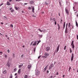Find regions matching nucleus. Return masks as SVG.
<instances>
[{
	"instance_id": "35",
	"label": "nucleus",
	"mask_w": 78,
	"mask_h": 78,
	"mask_svg": "<svg viewBox=\"0 0 78 78\" xmlns=\"http://www.w3.org/2000/svg\"><path fill=\"white\" fill-rule=\"evenodd\" d=\"M66 46H65L64 47V50H66Z\"/></svg>"
},
{
	"instance_id": "61",
	"label": "nucleus",
	"mask_w": 78,
	"mask_h": 78,
	"mask_svg": "<svg viewBox=\"0 0 78 78\" xmlns=\"http://www.w3.org/2000/svg\"><path fill=\"white\" fill-rule=\"evenodd\" d=\"M12 0H9V2H12Z\"/></svg>"
},
{
	"instance_id": "49",
	"label": "nucleus",
	"mask_w": 78,
	"mask_h": 78,
	"mask_svg": "<svg viewBox=\"0 0 78 78\" xmlns=\"http://www.w3.org/2000/svg\"><path fill=\"white\" fill-rule=\"evenodd\" d=\"M63 25H66V22H65L64 24H63Z\"/></svg>"
},
{
	"instance_id": "16",
	"label": "nucleus",
	"mask_w": 78,
	"mask_h": 78,
	"mask_svg": "<svg viewBox=\"0 0 78 78\" xmlns=\"http://www.w3.org/2000/svg\"><path fill=\"white\" fill-rule=\"evenodd\" d=\"M7 5H8V6H9L11 5V4L9 3V2H7Z\"/></svg>"
},
{
	"instance_id": "2",
	"label": "nucleus",
	"mask_w": 78,
	"mask_h": 78,
	"mask_svg": "<svg viewBox=\"0 0 78 78\" xmlns=\"http://www.w3.org/2000/svg\"><path fill=\"white\" fill-rule=\"evenodd\" d=\"M35 74L36 76L39 75H40V72L37 69H36Z\"/></svg>"
},
{
	"instance_id": "58",
	"label": "nucleus",
	"mask_w": 78,
	"mask_h": 78,
	"mask_svg": "<svg viewBox=\"0 0 78 78\" xmlns=\"http://www.w3.org/2000/svg\"><path fill=\"white\" fill-rule=\"evenodd\" d=\"M53 77V76H50V78H52Z\"/></svg>"
},
{
	"instance_id": "9",
	"label": "nucleus",
	"mask_w": 78,
	"mask_h": 78,
	"mask_svg": "<svg viewBox=\"0 0 78 78\" xmlns=\"http://www.w3.org/2000/svg\"><path fill=\"white\" fill-rule=\"evenodd\" d=\"M60 47V45L59 44L58 45V46L57 47V50H56V53H58V51H59V47Z\"/></svg>"
},
{
	"instance_id": "45",
	"label": "nucleus",
	"mask_w": 78,
	"mask_h": 78,
	"mask_svg": "<svg viewBox=\"0 0 78 78\" xmlns=\"http://www.w3.org/2000/svg\"><path fill=\"white\" fill-rule=\"evenodd\" d=\"M24 5H28V3H25L24 4Z\"/></svg>"
},
{
	"instance_id": "38",
	"label": "nucleus",
	"mask_w": 78,
	"mask_h": 78,
	"mask_svg": "<svg viewBox=\"0 0 78 78\" xmlns=\"http://www.w3.org/2000/svg\"><path fill=\"white\" fill-rule=\"evenodd\" d=\"M7 51L8 53H9V52H10V51H9V49H8Z\"/></svg>"
},
{
	"instance_id": "37",
	"label": "nucleus",
	"mask_w": 78,
	"mask_h": 78,
	"mask_svg": "<svg viewBox=\"0 0 78 78\" xmlns=\"http://www.w3.org/2000/svg\"><path fill=\"white\" fill-rule=\"evenodd\" d=\"M15 9H16V10H17L18 9L16 7H15Z\"/></svg>"
},
{
	"instance_id": "26",
	"label": "nucleus",
	"mask_w": 78,
	"mask_h": 78,
	"mask_svg": "<svg viewBox=\"0 0 78 78\" xmlns=\"http://www.w3.org/2000/svg\"><path fill=\"white\" fill-rule=\"evenodd\" d=\"M16 70H17V69L15 68L13 70V71L15 72H16Z\"/></svg>"
},
{
	"instance_id": "40",
	"label": "nucleus",
	"mask_w": 78,
	"mask_h": 78,
	"mask_svg": "<svg viewBox=\"0 0 78 78\" xmlns=\"http://www.w3.org/2000/svg\"><path fill=\"white\" fill-rule=\"evenodd\" d=\"M41 55H40L38 56V59H40V58H41Z\"/></svg>"
},
{
	"instance_id": "33",
	"label": "nucleus",
	"mask_w": 78,
	"mask_h": 78,
	"mask_svg": "<svg viewBox=\"0 0 78 78\" xmlns=\"http://www.w3.org/2000/svg\"><path fill=\"white\" fill-rule=\"evenodd\" d=\"M42 35H39V37H40V38H41V37H42Z\"/></svg>"
},
{
	"instance_id": "42",
	"label": "nucleus",
	"mask_w": 78,
	"mask_h": 78,
	"mask_svg": "<svg viewBox=\"0 0 78 78\" xmlns=\"http://www.w3.org/2000/svg\"><path fill=\"white\" fill-rule=\"evenodd\" d=\"M58 75V72H57L56 73V75Z\"/></svg>"
},
{
	"instance_id": "52",
	"label": "nucleus",
	"mask_w": 78,
	"mask_h": 78,
	"mask_svg": "<svg viewBox=\"0 0 78 78\" xmlns=\"http://www.w3.org/2000/svg\"><path fill=\"white\" fill-rule=\"evenodd\" d=\"M65 25H63V29H64L65 28Z\"/></svg>"
},
{
	"instance_id": "28",
	"label": "nucleus",
	"mask_w": 78,
	"mask_h": 78,
	"mask_svg": "<svg viewBox=\"0 0 78 78\" xmlns=\"http://www.w3.org/2000/svg\"><path fill=\"white\" fill-rule=\"evenodd\" d=\"M68 27H69V28H70V23H69Z\"/></svg>"
},
{
	"instance_id": "8",
	"label": "nucleus",
	"mask_w": 78,
	"mask_h": 78,
	"mask_svg": "<svg viewBox=\"0 0 78 78\" xmlns=\"http://www.w3.org/2000/svg\"><path fill=\"white\" fill-rule=\"evenodd\" d=\"M73 57H74V54L73 53L72 54L71 58V61H72L73 60Z\"/></svg>"
},
{
	"instance_id": "46",
	"label": "nucleus",
	"mask_w": 78,
	"mask_h": 78,
	"mask_svg": "<svg viewBox=\"0 0 78 78\" xmlns=\"http://www.w3.org/2000/svg\"><path fill=\"white\" fill-rule=\"evenodd\" d=\"M33 41H32L30 45H32V44H33Z\"/></svg>"
},
{
	"instance_id": "6",
	"label": "nucleus",
	"mask_w": 78,
	"mask_h": 78,
	"mask_svg": "<svg viewBox=\"0 0 78 78\" xmlns=\"http://www.w3.org/2000/svg\"><path fill=\"white\" fill-rule=\"evenodd\" d=\"M54 66V65H53V64L52 63L51 65L50 66L48 69V70H50V69H51L52 68H53V67Z\"/></svg>"
},
{
	"instance_id": "4",
	"label": "nucleus",
	"mask_w": 78,
	"mask_h": 78,
	"mask_svg": "<svg viewBox=\"0 0 78 78\" xmlns=\"http://www.w3.org/2000/svg\"><path fill=\"white\" fill-rule=\"evenodd\" d=\"M6 66H7L8 67H11V64H10V63H9V62H8L6 64Z\"/></svg>"
},
{
	"instance_id": "55",
	"label": "nucleus",
	"mask_w": 78,
	"mask_h": 78,
	"mask_svg": "<svg viewBox=\"0 0 78 78\" xmlns=\"http://www.w3.org/2000/svg\"><path fill=\"white\" fill-rule=\"evenodd\" d=\"M42 14H44V12H41Z\"/></svg>"
},
{
	"instance_id": "34",
	"label": "nucleus",
	"mask_w": 78,
	"mask_h": 78,
	"mask_svg": "<svg viewBox=\"0 0 78 78\" xmlns=\"http://www.w3.org/2000/svg\"><path fill=\"white\" fill-rule=\"evenodd\" d=\"M70 69H71V67L70 66L69 68V72H70Z\"/></svg>"
},
{
	"instance_id": "3",
	"label": "nucleus",
	"mask_w": 78,
	"mask_h": 78,
	"mask_svg": "<svg viewBox=\"0 0 78 78\" xmlns=\"http://www.w3.org/2000/svg\"><path fill=\"white\" fill-rule=\"evenodd\" d=\"M71 45V46H72L73 48V49H74L75 48V46L74 44H73V41H72Z\"/></svg>"
},
{
	"instance_id": "44",
	"label": "nucleus",
	"mask_w": 78,
	"mask_h": 78,
	"mask_svg": "<svg viewBox=\"0 0 78 78\" xmlns=\"http://www.w3.org/2000/svg\"><path fill=\"white\" fill-rule=\"evenodd\" d=\"M37 42H38L39 43H40V42H41V40H39V41H37Z\"/></svg>"
},
{
	"instance_id": "39",
	"label": "nucleus",
	"mask_w": 78,
	"mask_h": 78,
	"mask_svg": "<svg viewBox=\"0 0 78 78\" xmlns=\"http://www.w3.org/2000/svg\"><path fill=\"white\" fill-rule=\"evenodd\" d=\"M5 57L6 58H7L8 57V56H7L6 55H5Z\"/></svg>"
},
{
	"instance_id": "48",
	"label": "nucleus",
	"mask_w": 78,
	"mask_h": 78,
	"mask_svg": "<svg viewBox=\"0 0 78 78\" xmlns=\"http://www.w3.org/2000/svg\"><path fill=\"white\" fill-rule=\"evenodd\" d=\"M3 5V3H2V4L0 5V7L2 5Z\"/></svg>"
},
{
	"instance_id": "22",
	"label": "nucleus",
	"mask_w": 78,
	"mask_h": 78,
	"mask_svg": "<svg viewBox=\"0 0 78 78\" xmlns=\"http://www.w3.org/2000/svg\"><path fill=\"white\" fill-rule=\"evenodd\" d=\"M76 26L77 27H78V23H77V22H76Z\"/></svg>"
},
{
	"instance_id": "19",
	"label": "nucleus",
	"mask_w": 78,
	"mask_h": 78,
	"mask_svg": "<svg viewBox=\"0 0 78 78\" xmlns=\"http://www.w3.org/2000/svg\"><path fill=\"white\" fill-rule=\"evenodd\" d=\"M21 70V69H19L18 70V73H19V74H20V71Z\"/></svg>"
},
{
	"instance_id": "43",
	"label": "nucleus",
	"mask_w": 78,
	"mask_h": 78,
	"mask_svg": "<svg viewBox=\"0 0 78 78\" xmlns=\"http://www.w3.org/2000/svg\"><path fill=\"white\" fill-rule=\"evenodd\" d=\"M28 9H31V7H29L28 8Z\"/></svg>"
},
{
	"instance_id": "51",
	"label": "nucleus",
	"mask_w": 78,
	"mask_h": 78,
	"mask_svg": "<svg viewBox=\"0 0 78 78\" xmlns=\"http://www.w3.org/2000/svg\"><path fill=\"white\" fill-rule=\"evenodd\" d=\"M62 20H61V23H62Z\"/></svg>"
},
{
	"instance_id": "23",
	"label": "nucleus",
	"mask_w": 78,
	"mask_h": 78,
	"mask_svg": "<svg viewBox=\"0 0 78 78\" xmlns=\"http://www.w3.org/2000/svg\"><path fill=\"white\" fill-rule=\"evenodd\" d=\"M9 78H12V74H11Z\"/></svg>"
},
{
	"instance_id": "17",
	"label": "nucleus",
	"mask_w": 78,
	"mask_h": 78,
	"mask_svg": "<svg viewBox=\"0 0 78 78\" xmlns=\"http://www.w3.org/2000/svg\"><path fill=\"white\" fill-rule=\"evenodd\" d=\"M12 57L13 58H14L15 57V54H14V53H13L12 54Z\"/></svg>"
},
{
	"instance_id": "27",
	"label": "nucleus",
	"mask_w": 78,
	"mask_h": 78,
	"mask_svg": "<svg viewBox=\"0 0 78 78\" xmlns=\"http://www.w3.org/2000/svg\"><path fill=\"white\" fill-rule=\"evenodd\" d=\"M58 30H59V28H60V26L59 25V24H58Z\"/></svg>"
},
{
	"instance_id": "25",
	"label": "nucleus",
	"mask_w": 78,
	"mask_h": 78,
	"mask_svg": "<svg viewBox=\"0 0 78 78\" xmlns=\"http://www.w3.org/2000/svg\"><path fill=\"white\" fill-rule=\"evenodd\" d=\"M36 47H35L34 48V52H35L36 51Z\"/></svg>"
},
{
	"instance_id": "10",
	"label": "nucleus",
	"mask_w": 78,
	"mask_h": 78,
	"mask_svg": "<svg viewBox=\"0 0 78 78\" xmlns=\"http://www.w3.org/2000/svg\"><path fill=\"white\" fill-rule=\"evenodd\" d=\"M50 47H47L46 48V51H49V50H50Z\"/></svg>"
},
{
	"instance_id": "18",
	"label": "nucleus",
	"mask_w": 78,
	"mask_h": 78,
	"mask_svg": "<svg viewBox=\"0 0 78 78\" xmlns=\"http://www.w3.org/2000/svg\"><path fill=\"white\" fill-rule=\"evenodd\" d=\"M36 41H35V42H34V44H33V46H34L35 45H36Z\"/></svg>"
},
{
	"instance_id": "21",
	"label": "nucleus",
	"mask_w": 78,
	"mask_h": 78,
	"mask_svg": "<svg viewBox=\"0 0 78 78\" xmlns=\"http://www.w3.org/2000/svg\"><path fill=\"white\" fill-rule=\"evenodd\" d=\"M65 33H67V28H66V30L65 31Z\"/></svg>"
},
{
	"instance_id": "11",
	"label": "nucleus",
	"mask_w": 78,
	"mask_h": 78,
	"mask_svg": "<svg viewBox=\"0 0 78 78\" xmlns=\"http://www.w3.org/2000/svg\"><path fill=\"white\" fill-rule=\"evenodd\" d=\"M32 66V65H31L30 64L29 65H28V69H30L31 68Z\"/></svg>"
},
{
	"instance_id": "41",
	"label": "nucleus",
	"mask_w": 78,
	"mask_h": 78,
	"mask_svg": "<svg viewBox=\"0 0 78 78\" xmlns=\"http://www.w3.org/2000/svg\"><path fill=\"white\" fill-rule=\"evenodd\" d=\"M23 54H22L21 56V58H23Z\"/></svg>"
},
{
	"instance_id": "12",
	"label": "nucleus",
	"mask_w": 78,
	"mask_h": 78,
	"mask_svg": "<svg viewBox=\"0 0 78 78\" xmlns=\"http://www.w3.org/2000/svg\"><path fill=\"white\" fill-rule=\"evenodd\" d=\"M34 1H31L30 2V5H33V4L34 3Z\"/></svg>"
},
{
	"instance_id": "50",
	"label": "nucleus",
	"mask_w": 78,
	"mask_h": 78,
	"mask_svg": "<svg viewBox=\"0 0 78 78\" xmlns=\"http://www.w3.org/2000/svg\"><path fill=\"white\" fill-rule=\"evenodd\" d=\"M76 37H77V40H78V35H77Z\"/></svg>"
},
{
	"instance_id": "56",
	"label": "nucleus",
	"mask_w": 78,
	"mask_h": 78,
	"mask_svg": "<svg viewBox=\"0 0 78 78\" xmlns=\"http://www.w3.org/2000/svg\"><path fill=\"white\" fill-rule=\"evenodd\" d=\"M17 73H16L15 74V76H16V75H17Z\"/></svg>"
},
{
	"instance_id": "32",
	"label": "nucleus",
	"mask_w": 78,
	"mask_h": 78,
	"mask_svg": "<svg viewBox=\"0 0 78 78\" xmlns=\"http://www.w3.org/2000/svg\"><path fill=\"white\" fill-rule=\"evenodd\" d=\"M10 27H11L12 28H13V25H12V24H11L10 25Z\"/></svg>"
},
{
	"instance_id": "14",
	"label": "nucleus",
	"mask_w": 78,
	"mask_h": 78,
	"mask_svg": "<svg viewBox=\"0 0 78 78\" xmlns=\"http://www.w3.org/2000/svg\"><path fill=\"white\" fill-rule=\"evenodd\" d=\"M65 11L66 13L67 14V15H69V11H68V10L66 8L65 9Z\"/></svg>"
},
{
	"instance_id": "5",
	"label": "nucleus",
	"mask_w": 78,
	"mask_h": 78,
	"mask_svg": "<svg viewBox=\"0 0 78 78\" xmlns=\"http://www.w3.org/2000/svg\"><path fill=\"white\" fill-rule=\"evenodd\" d=\"M38 30L39 31H40V32H41V33H42V32L45 33V29H43L42 30L41 29H39Z\"/></svg>"
},
{
	"instance_id": "15",
	"label": "nucleus",
	"mask_w": 78,
	"mask_h": 78,
	"mask_svg": "<svg viewBox=\"0 0 78 78\" xmlns=\"http://www.w3.org/2000/svg\"><path fill=\"white\" fill-rule=\"evenodd\" d=\"M48 68V67H47V66L45 67L44 68V71L43 72H45V71H46V70H47V69Z\"/></svg>"
},
{
	"instance_id": "31",
	"label": "nucleus",
	"mask_w": 78,
	"mask_h": 78,
	"mask_svg": "<svg viewBox=\"0 0 78 78\" xmlns=\"http://www.w3.org/2000/svg\"><path fill=\"white\" fill-rule=\"evenodd\" d=\"M21 67H22V66H21V65H20L19 66V68H21Z\"/></svg>"
},
{
	"instance_id": "30",
	"label": "nucleus",
	"mask_w": 78,
	"mask_h": 78,
	"mask_svg": "<svg viewBox=\"0 0 78 78\" xmlns=\"http://www.w3.org/2000/svg\"><path fill=\"white\" fill-rule=\"evenodd\" d=\"M68 25V23H66V28H67V26Z\"/></svg>"
},
{
	"instance_id": "29",
	"label": "nucleus",
	"mask_w": 78,
	"mask_h": 78,
	"mask_svg": "<svg viewBox=\"0 0 78 78\" xmlns=\"http://www.w3.org/2000/svg\"><path fill=\"white\" fill-rule=\"evenodd\" d=\"M27 77H28L27 75H25L24 76V78H27Z\"/></svg>"
},
{
	"instance_id": "47",
	"label": "nucleus",
	"mask_w": 78,
	"mask_h": 78,
	"mask_svg": "<svg viewBox=\"0 0 78 78\" xmlns=\"http://www.w3.org/2000/svg\"><path fill=\"white\" fill-rule=\"evenodd\" d=\"M47 73H49V71H48V70L47 71Z\"/></svg>"
},
{
	"instance_id": "20",
	"label": "nucleus",
	"mask_w": 78,
	"mask_h": 78,
	"mask_svg": "<svg viewBox=\"0 0 78 78\" xmlns=\"http://www.w3.org/2000/svg\"><path fill=\"white\" fill-rule=\"evenodd\" d=\"M7 72V71L6 70H5L3 72V73H4V74H5Z\"/></svg>"
},
{
	"instance_id": "7",
	"label": "nucleus",
	"mask_w": 78,
	"mask_h": 78,
	"mask_svg": "<svg viewBox=\"0 0 78 78\" xmlns=\"http://www.w3.org/2000/svg\"><path fill=\"white\" fill-rule=\"evenodd\" d=\"M31 7L33 13H34V6H31Z\"/></svg>"
},
{
	"instance_id": "59",
	"label": "nucleus",
	"mask_w": 78,
	"mask_h": 78,
	"mask_svg": "<svg viewBox=\"0 0 78 78\" xmlns=\"http://www.w3.org/2000/svg\"><path fill=\"white\" fill-rule=\"evenodd\" d=\"M5 37H8V36H7V35H5Z\"/></svg>"
},
{
	"instance_id": "64",
	"label": "nucleus",
	"mask_w": 78,
	"mask_h": 78,
	"mask_svg": "<svg viewBox=\"0 0 78 78\" xmlns=\"http://www.w3.org/2000/svg\"><path fill=\"white\" fill-rule=\"evenodd\" d=\"M39 44V43H38H38H37V45H38V44Z\"/></svg>"
},
{
	"instance_id": "54",
	"label": "nucleus",
	"mask_w": 78,
	"mask_h": 78,
	"mask_svg": "<svg viewBox=\"0 0 78 78\" xmlns=\"http://www.w3.org/2000/svg\"><path fill=\"white\" fill-rule=\"evenodd\" d=\"M0 34L1 35H2V36H4L3 34H2V33H0Z\"/></svg>"
},
{
	"instance_id": "24",
	"label": "nucleus",
	"mask_w": 78,
	"mask_h": 78,
	"mask_svg": "<svg viewBox=\"0 0 78 78\" xmlns=\"http://www.w3.org/2000/svg\"><path fill=\"white\" fill-rule=\"evenodd\" d=\"M69 50L70 51V53H72V49H71V48H70Z\"/></svg>"
},
{
	"instance_id": "60",
	"label": "nucleus",
	"mask_w": 78,
	"mask_h": 78,
	"mask_svg": "<svg viewBox=\"0 0 78 78\" xmlns=\"http://www.w3.org/2000/svg\"><path fill=\"white\" fill-rule=\"evenodd\" d=\"M59 5H61V2H60V1L59 2Z\"/></svg>"
},
{
	"instance_id": "57",
	"label": "nucleus",
	"mask_w": 78,
	"mask_h": 78,
	"mask_svg": "<svg viewBox=\"0 0 78 78\" xmlns=\"http://www.w3.org/2000/svg\"><path fill=\"white\" fill-rule=\"evenodd\" d=\"M21 12H22V13H23L24 12L23 11H22Z\"/></svg>"
},
{
	"instance_id": "1",
	"label": "nucleus",
	"mask_w": 78,
	"mask_h": 78,
	"mask_svg": "<svg viewBox=\"0 0 78 78\" xmlns=\"http://www.w3.org/2000/svg\"><path fill=\"white\" fill-rule=\"evenodd\" d=\"M44 56H42L43 58H48V56L50 55V54L48 53H47V52H45L44 54Z\"/></svg>"
},
{
	"instance_id": "53",
	"label": "nucleus",
	"mask_w": 78,
	"mask_h": 78,
	"mask_svg": "<svg viewBox=\"0 0 78 78\" xmlns=\"http://www.w3.org/2000/svg\"><path fill=\"white\" fill-rule=\"evenodd\" d=\"M55 25H56V22L55 21Z\"/></svg>"
},
{
	"instance_id": "36",
	"label": "nucleus",
	"mask_w": 78,
	"mask_h": 78,
	"mask_svg": "<svg viewBox=\"0 0 78 78\" xmlns=\"http://www.w3.org/2000/svg\"><path fill=\"white\" fill-rule=\"evenodd\" d=\"M16 2H20V1H21V0H16Z\"/></svg>"
},
{
	"instance_id": "62",
	"label": "nucleus",
	"mask_w": 78,
	"mask_h": 78,
	"mask_svg": "<svg viewBox=\"0 0 78 78\" xmlns=\"http://www.w3.org/2000/svg\"><path fill=\"white\" fill-rule=\"evenodd\" d=\"M65 76V75H63L62 77H64Z\"/></svg>"
},
{
	"instance_id": "63",
	"label": "nucleus",
	"mask_w": 78,
	"mask_h": 78,
	"mask_svg": "<svg viewBox=\"0 0 78 78\" xmlns=\"http://www.w3.org/2000/svg\"><path fill=\"white\" fill-rule=\"evenodd\" d=\"M4 17L5 18V19H6V16H4Z\"/></svg>"
},
{
	"instance_id": "13",
	"label": "nucleus",
	"mask_w": 78,
	"mask_h": 78,
	"mask_svg": "<svg viewBox=\"0 0 78 78\" xmlns=\"http://www.w3.org/2000/svg\"><path fill=\"white\" fill-rule=\"evenodd\" d=\"M12 9V8H10V10L11 12H13L14 11V10L13 9Z\"/></svg>"
}]
</instances>
